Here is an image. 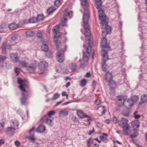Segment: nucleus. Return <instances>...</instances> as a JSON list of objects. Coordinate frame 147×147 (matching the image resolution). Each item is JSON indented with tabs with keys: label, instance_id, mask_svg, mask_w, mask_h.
Listing matches in <instances>:
<instances>
[{
	"label": "nucleus",
	"instance_id": "obj_1",
	"mask_svg": "<svg viewBox=\"0 0 147 147\" xmlns=\"http://www.w3.org/2000/svg\"><path fill=\"white\" fill-rule=\"evenodd\" d=\"M85 11L86 13H84L83 16V22L84 27V35L86 36H90L91 33L89 30L90 26L88 24V21L89 19V11L87 9H85Z\"/></svg>",
	"mask_w": 147,
	"mask_h": 147
},
{
	"label": "nucleus",
	"instance_id": "obj_2",
	"mask_svg": "<svg viewBox=\"0 0 147 147\" xmlns=\"http://www.w3.org/2000/svg\"><path fill=\"white\" fill-rule=\"evenodd\" d=\"M55 112L54 111H51L49 112L47 114L45 115L40 119V121L45 122V123L50 126H52L53 122L52 119L50 118L55 115Z\"/></svg>",
	"mask_w": 147,
	"mask_h": 147
},
{
	"label": "nucleus",
	"instance_id": "obj_3",
	"mask_svg": "<svg viewBox=\"0 0 147 147\" xmlns=\"http://www.w3.org/2000/svg\"><path fill=\"white\" fill-rule=\"evenodd\" d=\"M102 59L101 63L102 70L106 72L108 70V66L106 64V62L108 59V56L107 51L105 50L102 49L101 52Z\"/></svg>",
	"mask_w": 147,
	"mask_h": 147
},
{
	"label": "nucleus",
	"instance_id": "obj_4",
	"mask_svg": "<svg viewBox=\"0 0 147 147\" xmlns=\"http://www.w3.org/2000/svg\"><path fill=\"white\" fill-rule=\"evenodd\" d=\"M89 46L86 48V52L83 51V60L84 62L87 61L89 58V55L92 50V44L93 41L91 39L89 38L88 40Z\"/></svg>",
	"mask_w": 147,
	"mask_h": 147
},
{
	"label": "nucleus",
	"instance_id": "obj_5",
	"mask_svg": "<svg viewBox=\"0 0 147 147\" xmlns=\"http://www.w3.org/2000/svg\"><path fill=\"white\" fill-rule=\"evenodd\" d=\"M125 96L123 95H120L116 96L115 100L117 101V107L116 108L117 111L119 112L121 110V108L123 105L124 100L125 99Z\"/></svg>",
	"mask_w": 147,
	"mask_h": 147
},
{
	"label": "nucleus",
	"instance_id": "obj_6",
	"mask_svg": "<svg viewBox=\"0 0 147 147\" xmlns=\"http://www.w3.org/2000/svg\"><path fill=\"white\" fill-rule=\"evenodd\" d=\"M28 87L29 83L26 80L22 84L19 86V88L22 92L26 93H28V91L26 90V88H28Z\"/></svg>",
	"mask_w": 147,
	"mask_h": 147
},
{
	"label": "nucleus",
	"instance_id": "obj_7",
	"mask_svg": "<svg viewBox=\"0 0 147 147\" xmlns=\"http://www.w3.org/2000/svg\"><path fill=\"white\" fill-rule=\"evenodd\" d=\"M98 14L99 19L100 20V22L108 20L107 18L105 15L103 10L102 9H99L98 11Z\"/></svg>",
	"mask_w": 147,
	"mask_h": 147
},
{
	"label": "nucleus",
	"instance_id": "obj_8",
	"mask_svg": "<svg viewBox=\"0 0 147 147\" xmlns=\"http://www.w3.org/2000/svg\"><path fill=\"white\" fill-rule=\"evenodd\" d=\"M108 20H105L100 22V24L102 25L101 28H104L106 31L107 33H108L111 31V29L110 26L108 25Z\"/></svg>",
	"mask_w": 147,
	"mask_h": 147
},
{
	"label": "nucleus",
	"instance_id": "obj_9",
	"mask_svg": "<svg viewBox=\"0 0 147 147\" xmlns=\"http://www.w3.org/2000/svg\"><path fill=\"white\" fill-rule=\"evenodd\" d=\"M57 59L58 61L59 62H63L64 60V52L63 50L60 51H59L56 55Z\"/></svg>",
	"mask_w": 147,
	"mask_h": 147
},
{
	"label": "nucleus",
	"instance_id": "obj_10",
	"mask_svg": "<svg viewBox=\"0 0 147 147\" xmlns=\"http://www.w3.org/2000/svg\"><path fill=\"white\" fill-rule=\"evenodd\" d=\"M28 95V93L22 92V97L20 98L22 105H27V102L26 99Z\"/></svg>",
	"mask_w": 147,
	"mask_h": 147
},
{
	"label": "nucleus",
	"instance_id": "obj_11",
	"mask_svg": "<svg viewBox=\"0 0 147 147\" xmlns=\"http://www.w3.org/2000/svg\"><path fill=\"white\" fill-rule=\"evenodd\" d=\"M132 100L130 99H126L125 98L124 101L123 105L127 108L131 107L133 105Z\"/></svg>",
	"mask_w": 147,
	"mask_h": 147
},
{
	"label": "nucleus",
	"instance_id": "obj_12",
	"mask_svg": "<svg viewBox=\"0 0 147 147\" xmlns=\"http://www.w3.org/2000/svg\"><path fill=\"white\" fill-rule=\"evenodd\" d=\"M128 120L127 119L122 117L118 121V123L120 126L123 127L129 125L128 123Z\"/></svg>",
	"mask_w": 147,
	"mask_h": 147
},
{
	"label": "nucleus",
	"instance_id": "obj_13",
	"mask_svg": "<svg viewBox=\"0 0 147 147\" xmlns=\"http://www.w3.org/2000/svg\"><path fill=\"white\" fill-rule=\"evenodd\" d=\"M122 128H123V132L126 135H128L132 133V130H131L129 125Z\"/></svg>",
	"mask_w": 147,
	"mask_h": 147
},
{
	"label": "nucleus",
	"instance_id": "obj_14",
	"mask_svg": "<svg viewBox=\"0 0 147 147\" xmlns=\"http://www.w3.org/2000/svg\"><path fill=\"white\" fill-rule=\"evenodd\" d=\"M40 122L41 123V124L37 127L36 129V131L37 132L41 133L44 132L46 130V127L43 124V123H45V122H41L40 120Z\"/></svg>",
	"mask_w": 147,
	"mask_h": 147
},
{
	"label": "nucleus",
	"instance_id": "obj_15",
	"mask_svg": "<svg viewBox=\"0 0 147 147\" xmlns=\"http://www.w3.org/2000/svg\"><path fill=\"white\" fill-rule=\"evenodd\" d=\"M10 57L12 61L15 63H17L19 61V58L18 54L15 53L10 54Z\"/></svg>",
	"mask_w": 147,
	"mask_h": 147
},
{
	"label": "nucleus",
	"instance_id": "obj_16",
	"mask_svg": "<svg viewBox=\"0 0 147 147\" xmlns=\"http://www.w3.org/2000/svg\"><path fill=\"white\" fill-rule=\"evenodd\" d=\"M41 42H42L43 45L41 46V49L43 51L47 52L48 51V47L46 44L47 41L44 39L41 40Z\"/></svg>",
	"mask_w": 147,
	"mask_h": 147
},
{
	"label": "nucleus",
	"instance_id": "obj_17",
	"mask_svg": "<svg viewBox=\"0 0 147 147\" xmlns=\"http://www.w3.org/2000/svg\"><path fill=\"white\" fill-rule=\"evenodd\" d=\"M69 10L68 8H66L63 11L61 15V17L62 18H67L69 16V13L72 12L71 11H69Z\"/></svg>",
	"mask_w": 147,
	"mask_h": 147
},
{
	"label": "nucleus",
	"instance_id": "obj_18",
	"mask_svg": "<svg viewBox=\"0 0 147 147\" xmlns=\"http://www.w3.org/2000/svg\"><path fill=\"white\" fill-rule=\"evenodd\" d=\"M100 45L101 47L103 48H109L110 47L109 44L107 42V39L106 38L102 39Z\"/></svg>",
	"mask_w": 147,
	"mask_h": 147
},
{
	"label": "nucleus",
	"instance_id": "obj_19",
	"mask_svg": "<svg viewBox=\"0 0 147 147\" xmlns=\"http://www.w3.org/2000/svg\"><path fill=\"white\" fill-rule=\"evenodd\" d=\"M132 126L135 130L138 129L140 126V122L138 120H135L132 122Z\"/></svg>",
	"mask_w": 147,
	"mask_h": 147
},
{
	"label": "nucleus",
	"instance_id": "obj_20",
	"mask_svg": "<svg viewBox=\"0 0 147 147\" xmlns=\"http://www.w3.org/2000/svg\"><path fill=\"white\" fill-rule=\"evenodd\" d=\"M79 117L81 118H84V117H88L87 121H89L90 120H92L91 119L90 117L88 116L84 115L83 112L82 111H79L77 113Z\"/></svg>",
	"mask_w": 147,
	"mask_h": 147
},
{
	"label": "nucleus",
	"instance_id": "obj_21",
	"mask_svg": "<svg viewBox=\"0 0 147 147\" xmlns=\"http://www.w3.org/2000/svg\"><path fill=\"white\" fill-rule=\"evenodd\" d=\"M36 67V65L35 63L33 65L28 67H27V70L29 73H33Z\"/></svg>",
	"mask_w": 147,
	"mask_h": 147
},
{
	"label": "nucleus",
	"instance_id": "obj_22",
	"mask_svg": "<svg viewBox=\"0 0 147 147\" xmlns=\"http://www.w3.org/2000/svg\"><path fill=\"white\" fill-rule=\"evenodd\" d=\"M80 1L81 5L83 6L86 7L85 8H84V14L85 13H87L86 12V11H85V9H87L89 12V10L88 7V3L87 0H80Z\"/></svg>",
	"mask_w": 147,
	"mask_h": 147
},
{
	"label": "nucleus",
	"instance_id": "obj_23",
	"mask_svg": "<svg viewBox=\"0 0 147 147\" xmlns=\"http://www.w3.org/2000/svg\"><path fill=\"white\" fill-rule=\"evenodd\" d=\"M112 78L111 74L109 72H107L105 75V79L109 82H110Z\"/></svg>",
	"mask_w": 147,
	"mask_h": 147
},
{
	"label": "nucleus",
	"instance_id": "obj_24",
	"mask_svg": "<svg viewBox=\"0 0 147 147\" xmlns=\"http://www.w3.org/2000/svg\"><path fill=\"white\" fill-rule=\"evenodd\" d=\"M15 127H13V126L8 127L4 129V132L5 133H10L15 130Z\"/></svg>",
	"mask_w": 147,
	"mask_h": 147
},
{
	"label": "nucleus",
	"instance_id": "obj_25",
	"mask_svg": "<svg viewBox=\"0 0 147 147\" xmlns=\"http://www.w3.org/2000/svg\"><path fill=\"white\" fill-rule=\"evenodd\" d=\"M141 102L139 103L140 105L147 102V95L146 94L142 95L141 98Z\"/></svg>",
	"mask_w": 147,
	"mask_h": 147
},
{
	"label": "nucleus",
	"instance_id": "obj_26",
	"mask_svg": "<svg viewBox=\"0 0 147 147\" xmlns=\"http://www.w3.org/2000/svg\"><path fill=\"white\" fill-rule=\"evenodd\" d=\"M48 65V63L46 61H42L39 63V67L40 69H42L47 67Z\"/></svg>",
	"mask_w": 147,
	"mask_h": 147
},
{
	"label": "nucleus",
	"instance_id": "obj_27",
	"mask_svg": "<svg viewBox=\"0 0 147 147\" xmlns=\"http://www.w3.org/2000/svg\"><path fill=\"white\" fill-rule=\"evenodd\" d=\"M68 112L66 110H63L61 111L59 114V115L60 117H65L67 115Z\"/></svg>",
	"mask_w": 147,
	"mask_h": 147
},
{
	"label": "nucleus",
	"instance_id": "obj_28",
	"mask_svg": "<svg viewBox=\"0 0 147 147\" xmlns=\"http://www.w3.org/2000/svg\"><path fill=\"white\" fill-rule=\"evenodd\" d=\"M129 109L127 108L122 111L121 113L123 116L128 117L129 115Z\"/></svg>",
	"mask_w": 147,
	"mask_h": 147
},
{
	"label": "nucleus",
	"instance_id": "obj_29",
	"mask_svg": "<svg viewBox=\"0 0 147 147\" xmlns=\"http://www.w3.org/2000/svg\"><path fill=\"white\" fill-rule=\"evenodd\" d=\"M19 27L18 24H16L14 23H11L9 25V27L10 30H13Z\"/></svg>",
	"mask_w": 147,
	"mask_h": 147
},
{
	"label": "nucleus",
	"instance_id": "obj_30",
	"mask_svg": "<svg viewBox=\"0 0 147 147\" xmlns=\"http://www.w3.org/2000/svg\"><path fill=\"white\" fill-rule=\"evenodd\" d=\"M19 125V123L18 121L17 120H14L12 121L11 125L13 126V127H15V129H16L18 128Z\"/></svg>",
	"mask_w": 147,
	"mask_h": 147
},
{
	"label": "nucleus",
	"instance_id": "obj_31",
	"mask_svg": "<svg viewBox=\"0 0 147 147\" xmlns=\"http://www.w3.org/2000/svg\"><path fill=\"white\" fill-rule=\"evenodd\" d=\"M61 22L59 24V26H64L66 25L65 22L67 20V18H61Z\"/></svg>",
	"mask_w": 147,
	"mask_h": 147
},
{
	"label": "nucleus",
	"instance_id": "obj_32",
	"mask_svg": "<svg viewBox=\"0 0 147 147\" xmlns=\"http://www.w3.org/2000/svg\"><path fill=\"white\" fill-rule=\"evenodd\" d=\"M26 34L28 37H30L34 36V32L33 31H28L26 32Z\"/></svg>",
	"mask_w": 147,
	"mask_h": 147
},
{
	"label": "nucleus",
	"instance_id": "obj_33",
	"mask_svg": "<svg viewBox=\"0 0 147 147\" xmlns=\"http://www.w3.org/2000/svg\"><path fill=\"white\" fill-rule=\"evenodd\" d=\"M96 4V7L97 9L99 8L102 5V2L100 0H94Z\"/></svg>",
	"mask_w": 147,
	"mask_h": 147
},
{
	"label": "nucleus",
	"instance_id": "obj_34",
	"mask_svg": "<svg viewBox=\"0 0 147 147\" xmlns=\"http://www.w3.org/2000/svg\"><path fill=\"white\" fill-rule=\"evenodd\" d=\"M69 67L73 71H75L77 68V66L76 64L72 63L69 65Z\"/></svg>",
	"mask_w": 147,
	"mask_h": 147
},
{
	"label": "nucleus",
	"instance_id": "obj_35",
	"mask_svg": "<svg viewBox=\"0 0 147 147\" xmlns=\"http://www.w3.org/2000/svg\"><path fill=\"white\" fill-rule=\"evenodd\" d=\"M35 130V128L34 127L30 129L29 131V136L30 137H33L34 135V131Z\"/></svg>",
	"mask_w": 147,
	"mask_h": 147
},
{
	"label": "nucleus",
	"instance_id": "obj_36",
	"mask_svg": "<svg viewBox=\"0 0 147 147\" xmlns=\"http://www.w3.org/2000/svg\"><path fill=\"white\" fill-rule=\"evenodd\" d=\"M5 123L3 122L2 123H0V132H4L5 127Z\"/></svg>",
	"mask_w": 147,
	"mask_h": 147
},
{
	"label": "nucleus",
	"instance_id": "obj_37",
	"mask_svg": "<svg viewBox=\"0 0 147 147\" xmlns=\"http://www.w3.org/2000/svg\"><path fill=\"white\" fill-rule=\"evenodd\" d=\"M38 21L37 18L32 17L29 20V22L30 23H35Z\"/></svg>",
	"mask_w": 147,
	"mask_h": 147
},
{
	"label": "nucleus",
	"instance_id": "obj_38",
	"mask_svg": "<svg viewBox=\"0 0 147 147\" xmlns=\"http://www.w3.org/2000/svg\"><path fill=\"white\" fill-rule=\"evenodd\" d=\"M55 10V9L53 7H50L48 8L47 11V12L49 14H51Z\"/></svg>",
	"mask_w": 147,
	"mask_h": 147
},
{
	"label": "nucleus",
	"instance_id": "obj_39",
	"mask_svg": "<svg viewBox=\"0 0 147 147\" xmlns=\"http://www.w3.org/2000/svg\"><path fill=\"white\" fill-rule=\"evenodd\" d=\"M59 97V94L58 93H55L51 98L52 100H55Z\"/></svg>",
	"mask_w": 147,
	"mask_h": 147
},
{
	"label": "nucleus",
	"instance_id": "obj_40",
	"mask_svg": "<svg viewBox=\"0 0 147 147\" xmlns=\"http://www.w3.org/2000/svg\"><path fill=\"white\" fill-rule=\"evenodd\" d=\"M26 80H22L21 78H18V84L22 85L25 81Z\"/></svg>",
	"mask_w": 147,
	"mask_h": 147
},
{
	"label": "nucleus",
	"instance_id": "obj_41",
	"mask_svg": "<svg viewBox=\"0 0 147 147\" xmlns=\"http://www.w3.org/2000/svg\"><path fill=\"white\" fill-rule=\"evenodd\" d=\"M20 64L21 65L22 67H26L27 66L28 64L27 62L23 61L20 62Z\"/></svg>",
	"mask_w": 147,
	"mask_h": 147
},
{
	"label": "nucleus",
	"instance_id": "obj_42",
	"mask_svg": "<svg viewBox=\"0 0 147 147\" xmlns=\"http://www.w3.org/2000/svg\"><path fill=\"white\" fill-rule=\"evenodd\" d=\"M45 53L46 55L48 58L51 57L52 55V53L50 51H48Z\"/></svg>",
	"mask_w": 147,
	"mask_h": 147
},
{
	"label": "nucleus",
	"instance_id": "obj_43",
	"mask_svg": "<svg viewBox=\"0 0 147 147\" xmlns=\"http://www.w3.org/2000/svg\"><path fill=\"white\" fill-rule=\"evenodd\" d=\"M99 137L100 139H101L103 142H107L108 139L106 137L103 136H100Z\"/></svg>",
	"mask_w": 147,
	"mask_h": 147
},
{
	"label": "nucleus",
	"instance_id": "obj_44",
	"mask_svg": "<svg viewBox=\"0 0 147 147\" xmlns=\"http://www.w3.org/2000/svg\"><path fill=\"white\" fill-rule=\"evenodd\" d=\"M139 99L138 96H134L131 99L132 100L133 103L134 102L137 101Z\"/></svg>",
	"mask_w": 147,
	"mask_h": 147
},
{
	"label": "nucleus",
	"instance_id": "obj_45",
	"mask_svg": "<svg viewBox=\"0 0 147 147\" xmlns=\"http://www.w3.org/2000/svg\"><path fill=\"white\" fill-rule=\"evenodd\" d=\"M44 18V16L43 14L38 15V17L37 18L38 21H40L43 20Z\"/></svg>",
	"mask_w": 147,
	"mask_h": 147
},
{
	"label": "nucleus",
	"instance_id": "obj_46",
	"mask_svg": "<svg viewBox=\"0 0 147 147\" xmlns=\"http://www.w3.org/2000/svg\"><path fill=\"white\" fill-rule=\"evenodd\" d=\"M93 142V140L91 138H90L87 141V146L88 147H90Z\"/></svg>",
	"mask_w": 147,
	"mask_h": 147
},
{
	"label": "nucleus",
	"instance_id": "obj_47",
	"mask_svg": "<svg viewBox=\"0 0 147 147\" xmlns=\"http://www.w3.org/2000/svg\"><path fill=\"white\" fill-rule=\"evenodd\" d=\"M11 45H8L7 46H6V43L5 42H4L3 43L2 45V48H6L8 49H10L11 48Z\"/></svg>",
	"mask_w": 147,
	"mask_h": 147
},
{
	"label": "nucleus",
	"instance_id": "obj_48",
	"mask_svg": "<svg viewBox=\"0 0 147 147\" xmlns=\"http://www.w3.org/2000/svg\"><path fill=\"white\" fill-rule=\"evenodd\" d=\"M59 27V26H56L53 27L52 29L53 32L55 33H57L58 32L57 29Z\"/></svg>",
	"mask_w": 147,
	"mask_h": 147
},
{
	"label": "nucleus",
	"instance_id": "obj_49",
	"mask_svg": "<svg viewBox=\"0 0 147 147\" xmlns=\"http://www.w3.org/2000/svg\"><path fill=\"white\" fill-rule=\"evenodd\" d=\"M86 80L83 79L81 82V85L82 86H84L86 84Z\"/></svg>",
	"mask_w": 147,
	"mask_h": 147
},
{
	"label": "nucleus",
	"instance_id": "obj_50",
	"mask_svg": "<svg viewBox=\"0 0 147 147\" xmlns=\"http://www.w3.org/2000/svg\"><path fill=\"white\" fill-rule=\"evenodd\" d=\"M107 33L106 31H104L103 30L102 31L101 36L102 37V38H101L102 39L103 38H105Z\"/></svg>",
	"mask_w": 147,
	"mask_h": 147
},
{
	"label": "nucleus",
	"instance_id": "obj_51",
	"mask_svg": "<svg viewBox=\"0 0 147 147\" xmlns=\"http://www.w3.org/2000/svg\"><path fill=\"white\" fill-rule=\"evenodd\" d=\"M37 37L38 38H42L43 35L40 32H38L37 34Z\"/></svg>",
	"mask_w": 147,
	"mask_h": 147
},
{
	"label": "nucleus",
	"instance_id": "obj_52",
	"mask_svg": "<svg viewBox=\"0 0 147 147\" xmlns=\"http://www.w3.org/2000/svg\"><path fill=\"white\" fill-rule=\"evenodd\" d=\"M61 0H56L55 2V5L57 6H58L61 3Z\"/></svg>",
	"mask_w": 147,
	"mask_h": 147
},
{
	"label": "nucleus",
	"instance_id": "obj_53",
	"mask_svg": "<svg viewBox=\"0 0 147 147\" xmlns=\"http://www.w3.org/2000/svg\"><path fill=\"white\" fill-rule=\"evenodd\" d=\"M18 36L17 34L12 35L11 37V40H15L17 39Z\"/></svg>",
	"mask_w": 147,
	"mask_h": 147
},
{
	"label": "nucleus",
	"instance_id": "obj_54",
	"mask_svg": "<svg viewBox=\"0 0 147 147\" xmlns=\"http://www.w3.org/2000/svg\"><path fill=\"white\" fill-rule=\"evenodd\" d=\"M115 91V89L114 88H110V93L111 95H113Z\"/></svg>",
	"mask_w": 147,
	"mask_h": 147
},
{
	"label": "nucleus",
	"instance_id": "obj_55",
	"mask_svg": "<svg viewBox=\"0 0 147 147\" xmlns=\"http://www.w3.org/2000/svg\"><path fill=\"white\" fill-rule=\"evenodd\" d=\"M6 58V57L5 56H0V61H3L4 60H5Z\"/></svg>",
	"mask_w": 147,
	"mask_h": 147
},
{
	"label": "nucleus",
	"instance_id": "obj_56",
	"mask_svg": "<svg viewBox=\"0 0 147 147\" xmlns=\"http://www.w3.org/2000/svg\"><path fill=\"white\" fill-rule=\"evenodd\" d=\"M95 104L96 105H99L100 104L101 101L98 99H97L95 101Z\"/></svg>",
	"mask_w": 147,
	"mask_h": 147
},
{
	"label": "nucleus",
	"instance_id": "obj_57",
	"mask_svg": "<svg viewBox=\"0 0 147 147\" xmlns=\"http://www.w3.org/2000/svg\"><path fill=\"white\" fill-rule=\"evenodd\" d=\"M15 144L16 146L17 147H19L20 145V143L18 140H16L15 142Z\"/></svg>",
	"mask_w": 147,
	"mask_h": 147
},
{
	"label": "nucleus",
	"instance_id": "obj_58",
	"mask_svg": "<svg viewBox=\"0 0 147 147\" xmlns=\"http://www.w3.org/2000/svg\"><path fill=\"white\" fill-rule=\"evenodd\" d=\"M15 71L16 73V76L18 75L20 73L19 69L18 68H16L15 69Z\"/></svg>",
	"mask_w": 147,
	"mask_h": 147
},
{
	"label": "nucleus",
	"instance_id": "obj_59",
	"mask_svg": "<svg viewBox=\"0 0 147 147\" xmlns=\"http://www.w3.org/2000/svg\"><path fill=\"white\" fill-rule=\"evenodd\" d=\"M113 121L115 123H118V121H117V119L115 116H114L113 117Z\"/></svg>",
	"mask_w": 147,
	"mask_h": 147
},
{
	"label": "nucleus",
	"instance_id": "obj_60",
	"mask_svg": "<svg viewBox=\"0 0 147 147\" xmlns=\"http://www.w3.org/2000/svg\"><path fill=\"white\" fill-rule=\"evenodd\" d=\"M4 143V139L0 140V146L3 145Z\"/></svg>",
	"mask_w": 147,
	"mask_h": 147
},
{
	"label": "nucleus",
	"instance_id": "obj_61",
	"mask_svg": "<svg viewBox=\"0 0 147 147\" xmlns=\"http://www.w3.org/2000/svg\"><path fill=\"white\" fill-rule=\"evenodd\" d=\"M135 118L136 119H138L140 117V115H134Z\"/></svg>",
	"mask_w": 147,
	"mask_h": 147
},
{
	"label": "nucleus",
	"instance_id": "obj_62",
	"mask_svg": "<svg viewBox=\"0 0 147 147\" xmlns=\"http://www.w3.org/2000/svg\"><path fill=\"white\" fill-rule=\"evenodd\" d=\"M138 135L136 134H134L130 135V136L131 138H134L136 137Z\"/></svg>",
	"mask_w": 147,
	"mask_h": 147
},
{
	"label": "nucleus",
	"instance_id": "obj_63",
	"mask_svg": "<svg viewBox=\"0 0 147 147\" xmlns=\"http://www.w3.org/2000/svg\"><path fill=\"white\" fill-rule=\"evenodd\" d=\"M87 65V64L86 63H83V64L81 63L80 64V66L82 68H83V67H84L86 66Z\"/></svg>",
	"mask_w": 147,
	"mask_h": 147
},
{
	"label": "nucleus",
	"instance_id": "obj_64",
	"mask_svg": "<svg viewBox=\"0 0 147 147\" xmlns=\"http://www.w3.org/2000/svg\"><path fill=\"white\" fill-rule=\"evenodd\" d=\"M103 111L101 113L102 114H104L106 112V110L105 109V107L104 106L102 107Z\"/></svg>",
	"mask_w": 147,
	"mask_h": 147
}]
</instances>
